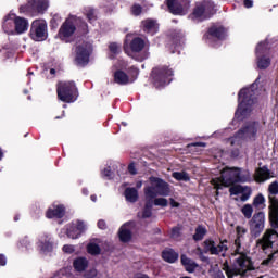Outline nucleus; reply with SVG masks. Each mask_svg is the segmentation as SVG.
<instances>
[{
  "label": "nucleus",
  "mask_w": 278,
  "mask_h": 278,
  "mask_svg": "<svg viewBox=\"0 0 278 278\" xmlns=\"http://www.w3.org/2000/svg\"><path fill=\"white\" fill-rule=\"evenodd\" d=\"M270 169L268 166L264 165L263 167H258L255 169L254 180L256 184H264V181H268L270 179Z\"/></svg>",
  "instance_id": "22"
},
{
  "label": "nucleus",
  "mask_w": 278,
  "mask_h": 278,
  "mask_svg": "<svg viewBox=\"0 0 278 278\" xmlns=\"http://www.w3.org/2000/svg\"><path fill=\"white\" fill-rule=\"evenodd\" d=\"M128 173L130 175H138V170L136 169V164L135 163H130L128 165Z\"/></svg>",
  "instance_id": "52"
},
{
  "label": "nucleus",
  "mask_w": 278,
  "mask_h": 278,
  "mask_svg": "<svg viewBox=\"0 0 278 278\" xmlns=\"http://www.w3.org/2000/svg\"><path fill=\"white\" fill-rule=\"evenodd\" d=\"M154 205L160 207H168V200L166 198H154Z\"/></svg>",
  "instance_id": "45"
},
{
  "label": "nucleus",
  "mask_w": 278,
  "mask_h": 278,
  "mask_svg": "<svg viewBox=\"0 0 278 278\" xmlns=\"http://www.w3.org/2000/svg\"><path fill=\"white\" fill-rule=\"evenodd\" d=\"M248 225L250 227V236H252V238H260L266 225V214L262 211L255 213L248 222Z\"/></svg>",
  "instance_id": "9"
},
{
  "label": "nucleus",
  "mask_w": 278,
  "mask_h": 278,
  "mask_svg": "<svg viewBox=\"0 0 278 278\" xmlns=\"http://www.w3.org/2000/svg\"><path fill=\"white\" fill-rule=\"evenodd\" d=\"M205 236H207V228H205L203 225H198L193 235L194 242H201Z\"/></svg>",
  "instance_id": "33"
},
{
  "label": "nucleus",
  "mask_w": 278,
  "mask_h": 278,
  "mask_svg": "<svg viewBox=\"0 0 278 278\" xmlns=\"http://www.w3.org/2000/svg\"><path fill=\"white\" fill-rule=\"evenodd\" d=\"M144 47H147V41L142 37H135L129 43L131 53H141V51H144Z\"/></svg>",
  "instance_id": "24"
},
{
  "label": "nucleus",
  "mask_w": 278,
  "mask_h": 278,
  "mask_svg": "<svg viewBox=\"0 0 278 278\" xmlns=\"http://www.w3.org/2000/svg\"><path fill=\"white\" fill-rule=\"evenodd\" d=\"M56 97L63 103H75L79 97V89L74 80H60L56 84Z\"/></svg>",
  "instance_id": "5"
},
{
  "label": "nucleus",
  "mask_w": 278,
  "mask_h": 278,
  "mask_svg": "<svg viewBox=\"0 0 278 278\" xmlns=\"http://www.w3.org/2000/svg\"><path fill=\"white\" fill-rule=\"evenodd\" d=\"M93 48L90 42L83 41L78 43L75 48V58L74 62L76 66H88L90 64V55H92Z\"/></svg>",
  "instance_id": "7"
},
{
  "label": "nucleus",
  "mask_w": 278,
  "mask_h": 278,
  "mask_svg": "<svg viewBox=\"0 0 278 278\" xmlns=\"http://www.w3.org/2000/svg\"><path fill=\"white\" fill-rule=\"evenodd\" d=\"M8 264V260L5 258V255L0 254V266H5Z\"/></svg>",
  "instance_id": "61"
},
{
  "label": "nucleus",
  "mask_w": 278,
  "mask_h": 278,
  "mask_svg": "<svg viewBox=\"0 0 278 278\" xmlns=\"http://www.w3.org/2000/svg\"><path fill=\"white\" fill-rule=\"evenodd\" d=\"M103 177H108L109 179L112 178V168L105 167L102 172Z\"/></svg>",
  "instance_id": "57"
},
{
  "label": "nucleus",
  "mask_w": 278,
  "mask_h": 278,
  "mask_svg": "<svg viewBox=\"0 0 278 278\" xmlns=\"http://www.w3.org/2000/svg\"><path fill=\"white\" fill-rule=\"evenodd\" d=\"M169 203L172 207H179V205H181L179 202L175 201V199L173 198L169 199Z\"/></svg>",
  "instance_id": "63"
},
{
  "label": "nucleus",
  "mask_w": 278,
  "mask_h": 278,
  "mask_svg": "<svg viewBox=\"0 0 278 278\" xmlns=\"http://www.w3.org/2000/svg\"><path fill=\"white\" fill-rule=\"evenodd\" d=\"M236 233H237V238L235 239L236 250L233 255L240 254V249H242V238H244V235L247 233V228L242 226H237Z\"/></svg>",
  "instance_id": "25"
},
{
  "label": "nucleus",
  "mask_w": 278,
  "mask_h": 278,
  "mask_svg": "<svg viewBox=\"0 0 278 278\" xmlns=\"http://www.w3.org/2000/svg\"><path fill=\"white\" fill-rule=\"evenodd\" d=\"M166 7L174 16H184L190 10V0H166Z\"/></svg>",
  "instance_id": "13"
},
{
  "label": "nucleus",
  "mask_w": 278,
  "mask_h": 278,
  "mask_svg": "<svg viewBox=\"0 0 278 278\" xmlns=\"http://www.w3.org/2000/svg\"><path fill=\"white\" fill-rule=\"evenodd\" d=\"M127 227H136V222L134 220L127 222L119 228L118 230L119 242H124V243L131 242V238H134V235Z\"/></svg>",
  "instance_id": "18"
},
{
  "label": "nucleus",
  "mask_w": 278,
  "mask_h": 278,
  "mask_svg": "<svg viewBox=\"0 0 278 278\" xmlns=\"http://www.w3.org/2000/svg\"><path fill=\"white\" fill-rule=\"evenodd\" d=\"M29 36L35 42H45L49 36L47 33V22L35 20L31 23Z\"/></svg>",
  "instance_id": "11"
},
{
  "label": "nucleus",
  "mask_w": 278,
  "mask_h": 278,
  "mask_svg": "<svg viewBox=\"0 0 278 278\" xmlns=\"http://www.w3.org/2000/svg\"><path fill=\"white\" fill-rule=\"evenodd\" d=\"M85 14L89 23L97 21V14L94 13V9H87Z\"/></svg>",
  "instance_id": "46"
},
{
  "label": "nucleus",
  "mask_w": 278,
  "mask_h": 278,
  "mask_svg": "<svg viewBox=\"0 0 278 278\" xmlns=\"http://www.w3.org/2000/svg\"><path fill=\"white\" fill-rule=\"evenodd\" d=\"M179 236H181V228H179V227L172 228L170 237L172 238H179Z\"/></svg>",
  "instance_id": "50"
},
{
  "label": "nucleus",
  "mask_w": 278,
  "mask_h": 278,
  "mask_svg": "<svg viewBox=\"0 0 278 278\" xmlns=\"http://www.w3.org/2000/svg\"><path fill=\"white\" fill-rule=\"evenodd\" d=\"M15 34H25L29 29V21L25 17L16 16L14 20Z\"/></svg>",
  "instance_id": "26"
},
{
  "label": "nucleus",
  "mask_w": 278,
  "mask_h": 278,
  "mask_svg": "<svg viewBox=\"0 0 278 278\" xmlns=\"http://www.w3.org/2000/svg\"><path fill=\"white\" fill-rule=\"evenodd\" d=\"M18 10L21 14H45L49 10V0H28Z\"/></svg>",
  "instance_id": "8"
},
{
  "label": "nucleus",
  "mask_w": 278,
  "mask_h": 278,
  "mask_svg": "<svg viewBox=\"0 0 278 278\" xmlns=\"http://www.w3.org/2000/svg\"><path fill=\"white\" fill-rule=\"evenodd\" d=\"M114 84L118 86H127L129 84H134V79H130L127 73L123 70H116L113 74Z\"/></svg>",
  "instance_id": "21"
},
{
  "label": "nucleus",
  "mask_w": 278,
  "mask_h": 278,
  "mask_svg": "<svg viewBox=\"0 0 278 278\" xmlns=\"http://www.w3.org/2000/svg\"><path fill=\"white\" fill-rule=\"evenodd\" d=\"M192 147H207V144L205 142H193L187 144V149H192Z\"/></svg>",
  "instance_id": "59"
},
{
  "label": "nucleus",
  "mask_w": 278,
  "mask_h": 278,
  "mask_svg": "<svg viewBox=\"0 0 278 278\" xmlns=\"http://www.w3.org/2000/svg\"><path fill=\"white\" fill-rule=\"evenodd\" d=\"M244 8H253V0H243Z\"/></svg>",
  "instance_id": "62"
},
{
  "label": "nucleus",
  "mask_w": 278,
  "mask_h": 278,
  "mask_svg": "<svg viewBox=\"0 0 278 278\" xmlns=\"http://www.w3.org/2000/svg\"><path fill=\"white\" fill-rule=\"evenodd\" d=\"M229 241L227 239L220 240L219 244L216 245L217 249V255H220V253H227L229 251V247H227V243Z\"/></svg>",
  "instance_id": "40"
},
{
  "label": "nucleus",
  "mask_w": 278,
  "mask_h": 278,
  "mask_svg": "<svg viewBox=\"0 0 278 278\" xmlns=\"http://www.w3.org/2000/svg\"><path fill=\"white\" fill-rule=\"evenodd\" d=\"M260 129V122L250 121L247 122L236 134L235 138H249V140L257 139V131Z\"/></svg>",
  "instance_id": "12"
},
{
  "label": "nucleus",
  "mask_w": 278,
  "mask_h": 278,
  "mask_svg": "<svg viewBox=\"0 0 278 278\" xmlns=\"http://www.w3.org/2000/svg\"><path fill=\"white\" fill-rule=\"evenodd\" d=\"M270 56H266V55H256V64H257V68H260V71H266V68H268L270 66Z\"/></svg>",
  "instance_id": "32"
},
{
  "label": "nucleus",
  "mask_w": 278,
  "mask_h": 278,
  "mask_svg": "<svg viewBox=\"0 0 278 278\" xmlns=\"http://www.w3.org/2000/svg\"><path fill=\"white\" fill-rule=\"evenodd\" d=\"M86 231V224L81 220H77L76 224L72 223L66 228L67 238H72V240H77V238L81 237V233Z\"/></svg>",
  "instance_id": "15"
},
{
  "label": "nucleus",
  "mask_w": 278,
  "mask_h": 278,
  "mask_svg": "<svg viewBox=\"0 0 278 278\" xmlns=\"http://www.w3.org/2000/svg\"><path fill=\"white\" fill-rule=\"evenodd\" d=\"M172 39L174 45H179L184 40V33L181 30L172 31Z\"/></svg>",
  "instance_id": "42"
},
{
  "label": "nucleus",
  "mask_w": 278,
  "mask_h": 278,
  "mask_svg": "<svg viewBox=\"0 0 278 278\" xmlns=\"http://www.w3.org/2000/svg\"><path fill=\"white\" fill-rule=\"evenodd\" d=\"M150 185L144 188L146 199H156L157 197H170V185L166 180L151 176Z\"/></svg>",
  "instance_id": "4"
},
{
  "label": "nucleus",
  "mask_w": 278,
  "mask_h": 278,
  "mask_svg": "<svg viewBox=\"0 0 278 278\" xmlns=\"http://www.w3.org/2000/svg\"><path fill=\"white\" fill-rule=\"evenodd\" d=\"M63 253H68L70 255L72 253H75V248L73 245L65 244L62 249Z\"/></svg>",
  "instance_id": "51"
},
{
  "label": "nucleus",
  "mask_w": 278,
  "mask_h": 278,
  "mask_svg": "<svg viewBox=\"0 0 278 278\" xmlns=\"http://www.w3.org/2000/svg\"><path fill=\"white\" fill-rule=\"evenodd\" d=\"M148 200L146 201V204L143 207H146L147 210H153V204H154V200L151 198H147Z\"/></svg>",
  "instance_id": "54"
},
{
  "label": "nucleus",
  "mask_w": 278,
  "mask_h": 278,
  "mask_svg": "<svg viewBox=\"0 0 278 278\" xmlns=\"http://www.w3.org/2000/svg\"><path fill=\"white\" fill-rule=\"evenodd\" d=\"M235 264L239 266V270H241L243 275H247V273L251 270H255L253 261L244 253L239 252V257L235 260Z\"/></svg>",
  "instance_id": "16"
},
{
  "label": "nucleus",
  "mask_w": 278,
  "mask_h": 278,
  "mask_svg": "<svg viewBox=\"0 0 278 278\" xmlns=\"http://www.w3.org/2000/svg\"><path fill=\"white\" fill-rule=\"evenodd\" d=\"M128 73L130 75V79H134L135 81L138 79V75H140V70H138L136 66H131L129 67Z\"/></svg>",
  "instance_id": "48"
},
{
  "label": "nucleus",
  "mask_w": 278,
  "mask_h": 278,
  "mask_svg": "<svg viewBox=\"0 0 278 278\" xmlns=\"http://www.w3.org/2000/svg\"><path fill=\"white\" fill-rule=\"evenodd\" d=\"M180 262L187 273H194L199 266L197 262L192 261V258H189L186 254H181Z\"/></svg>",
  "instance_id": "28"
},
{
  "label": "nucleus",
  "mask_w": 278,
  "mask_h": 278,
  "mask_svg": "<svg viewBox=\"0 0 278 278\" xmlns=\"http://www.w3.org/2000/svg\"><path fill=\"white\" fill-rule=\"evenodd\" d=\"M231 269V267L229 266V263H224V267H223V270H225V273H226V275H227V273H228V270H230Z\"/></svg>",
  "instance_id": "64"
},
{
  "label": "nucleus",
  "mask_w": 278,
  "mask_h": 278,
  "mask_svg": "<svg viewBox=\"0 0 278 278\" xmlns=\"http://www.w3.org/2000/svg\"><path fill=\"white\" fill-rule=\"evenodd\" d=\"M252 205L254 207H257L260 210V206L263 205L261 208L264 210L266 207V198H264V194L258 193L252 202Z\"/></svg>",
  "instance_id": "35"
},
{
  "label": "nucleus",
  "mask_w": 278,
  "mask_h": 278,
  "mask_svg": "<svg viewBox=\"0 0 278 278\" xmlns=\"http://www.w3.org/2000/svg\"><path fill=\"white\" fill-rule=\"evenodd\" d=\"M86 278H94L97 277V269H90L85 273Z\"/></svg>",
  "instance_id": "55"
},
{
  "label": "nucleus",
  "mask_w": 278,
  "mask_h": 278,
  "mask_svg": "<svg viewBox=\"0 0 278 278\" xmlns=\"http://www.w3.org/2000/svg\"><path fill=\"white\" fill-rule=\"evenodd\" d=\"M241 213L243 214L244 218H247L248 220H251V218H253V205L244 204L241 207Z\"/></svg>",
  "instance_id": "37"
},
{
  "label": "nucleus",
  "mask_w": 278,
  "mask_h": 278,
  "mask_svg": "<svg viewBox=\"0 0 278 278\" xmlns=\"http://www.w3.org/2000/svg\"><path fill=\"white\" fill-rule=\"evenodd\" d=\"M77 31V17L70 16L61 25L58 37L60 40H65V38H71Z\"/></svg>",
  "instance_id": "14"
},
{
  "label": "nucleus",
  "mask_w": 278,
  "mask_h": 278,
  "mask_svg": "<svg viewBox=\"0 0 278 278\" xmlns=\"http://www.w3.org/2000/svg\"><path fill=\"white\" fill-rule=\"evenodd\" d=\"M109 51L113 53V55H118V53H121V46H118L116 42H111L109 45Z\"/></svg>",
  "instance_id": "47"
},
{
  "label": "nucleus",
  "mask_w": 278,
  "mask_h": 278,
  "mask_svg": "<svg viewBox=\"0 0 278 278\" xmlns=\"http://www.w3.org/2000/svg\"><path fill=\"white\" fill-rule=\"evenodd\" d=\"M60 23H62V16H60V14H54L50 20V29H58Z\"/></svg>",
  "instance_id": "41"
},
{
  "label": "nucleus",
  "mask_w": 278,
  "mask_h": 278,
  "mask_svg": "<svg viewBox=\"0 0 278 278\" xmlns=\"http://www.w3.org/2000/svg\"><path fill=\"white\" fill-rule=\"evenodd\" d=\"M228 278H233V277H244V271H242V269L238 268V267H230V269L228 270V273L226 274Z\"/></svg>",
  "instance_id": "39"
},
{
  "label": "nucleus",
  "mask_w": 278,
  "mask_h": 278,
  "mask_svg": "<svg viewBox=\"0 0 278 278\" xmlns=\"http://www.w3.org/2000/svg\"><path fill=\"white\" fill-rule=\"evenodd\" d=\"M141 29L148 36H155L160 31V24L155 20L147 18L141 22Z\"/></svg>",
  "instance_id": "19"
},
{
  "label": "nucleus",
  "mask_w": 278,
  "mask_h": 278,
  "mask_svg": "<svg viewBox=\"0 0 278 278\" xmlns=\"http://www.w3.org/2000/svg\"><path fill=\"white\" fill-rule=\"evenodd\" d=\"M16 20V14L9 13L4 18L2 23V29L4 34H8L9 36H14L15 34V25L14 21Z\"/></svg>",
  "instance_id": "20"
},
{
  "label": "nucleus",
  "mask_w": 278,
  "mask_h": 278,
  "mask_svg": "<svg viewBox=\"0 0 278 278\" xmlns=\"http://www.w3.org/2000/svg\"><path fill=\"white\" fill-rule=\"evenodd\" d=\"M98 229H102V230H105V229H108V224L105 223V220L104 219H100V220H98Z\"/></svg>",
  "instance_id": "58"
},
{
  "label": "nucleus",
  "mask_w": 278,
  "mask_h": 278,
  "mask_svg": "<svg viewBox=\"0 0 278 278\" xmlns=\"http://www.w3.org/2000/svg\"><path fill=\"white\" fill-rule=\"evenodd\" d=\"M255 53L256 55H260V56L268 55V53H270V48H268V42L266 41L258 42L255 49Z\"/></svg>",
  "instance_id": "34"
},
{
  "label": "nucleus",
  "mask_w": 278,
  "mask_h": 278,
  "mask_svg": "<svg viewBox=\"0 0 278 278\" xmlns=\"http://www.w3.org/2000/svg\"><path fill=\"white\" fill-rule=\"evenodd\" d=\"M162 258L164 262H167V264H175V262L179 260V253H177L172 248L165 249L162 251Z\"/></svg>",
  "instance_id": "27"
},
{
  "label": "nucleus",
  "mask_w": 278,
  "mask_h": 278,
  "mask_svg": "<svg viewBox=\"0 0 278 278\" xmlns=\"http://www.w3.org/2000/svg\"><path fill=\"white\" fill-rule=\"evenodd\" d=\"M228 33L229 29L225 27V25L220 23H213L204 34V38L206 40H216L218 42H223V40H227Z\"/></svg>",
  "instance_id": "10"
},
{
  "label": "nucleus",
  "mask_w": 278,
  "mask_h": 278,
  "mask_svg": "<svg viewBox=\"0 0 278 278\" xmlns=\"http://www.w3.org/2000/svg\"><path fill=\"white\" fill-rule=\"evenodd\" d=\"M124 197L128 203H136L138 202V189L134 187H127L124 191Z\"/></svg>",
  "instance_id": "29"
},
{
  "label": "nucleus",
  "mask_w": 278,
  "mask_h": 278,
  "mask_svg": "<svg viewBox=\"0 0 278 278\" xmlns=\"http://www.w3.org/2000/svg\"><path fill=\"white\" fill-rule=\"evenodd\" d=\"M247 181V178L242 177L240 174V168L232 167L228 170H224L222 174V180L220 179H213L211 181L212 186L215 188V197H218L220 192L218 190H223L224 184H227V186H233V184H244Z\"/></svg>",
  "instance_id": "3"
},
{
  "label": "nucleus",
  "mask_w": 278,
  "mask_h": 278,
  "mask_svg": "<svg viewBox=\"0 0 278 278\" xmlns=\"http://www.w3.org/2000/svg\"><path fill=\"white\" fill-rule=\"evenodd\" d=\"M175 71L168 65H157L152 68L150 77L154 88H164L173 81Z\"/></svg>",
  "instance_id": "6"
},
{
  "label": "nucleus",
  "mask_w": 278,
  "mask_h": 278,
  "mask_svg": "<svg viewBox=\"0 0 278 278\" xmlns=\"http://www.w3.org/2000/svg\"><path fill=\"white\" fill-rule=\"evenodd\" d=\"M214 278H225V274L223 273V270H217L214 273Z\"/></svg>",
  "instance_id": "60"
},
{
  "label": "nucleus",
  "mask_w": 278,
  "mask_h": 278,
  "mask_svg": "<svg viewBox=\"0 0 278 278\" xmlns=\"http://www.w3.org/2000/svg\"><path fill=\"white\" fill-rule=\"evenodd\" d=\"M66 216V206L64 204H53L52 207H49L46 211V218L53 219V218H64Z\"/></svg>",
  "instance_id": "17"
},
{
  "label": "nucleus",
  "mask_w": 278,
  "mask_h": 278,
  "mask_svg": "<svg viewBox=\"0 0 278 278\" xmlns=\"http://www.w3.org/2000/svg\"><path fill=\"white\" fill-rule=\"evenodd\" d=\"M172 177L176 179V181H190V175L186 172H174Z\"/></svg>",
  "instance_id": "36"
},
{
  "label": "nucleus",
  "mask_w": 278,
  "mask_h": 278,
  "mask_svg": "<svg viewBox=\"0 0 278 278\" xmlns=\"http://www.w3.org/2000/svg\"><path fill=\"white\" fill-rule=\"evenodd\" d=\"M74 269L76 273H84L88 268V258L86 257H77L73 262Z\"/></svg>",
  "instance_id": "31"
},
{
  "label": "nucleus",
  "mask_w": 278,
  "mask_h": 278,
  "mask_svg": "<svg viewBox=\"0 0 278 278\" xmlns=\"http://www.w3.org/2000/svg\"><path fill=\"white\" fill-rule=\"evenodd\" d=\"M230 194H233L235 197L238 194H242L244 192V187L242 185H236L230 187L229 189Z\"/></svg>",
  "instance_id": "43"
},
{
  "label": "nucleus",
  "mask_w": 278,
  "mask_h": 278,
  "mask_svg": "<svg viewBox=\"0 0 278 278\" xmlns=\"http://www.w3.org/2000/svg\"><path fill=\"white\" fill-rule=\"evenodd\" d=\"M87 253H89V255H101V247L97 243H88Z\"/></svg>",
  "instance_id": "38"
},
{
  "label": "nucleus",
  "mask_w": 278,
  "mask_h": 278,
  "mask_svg": "<svg viewBox=\"0 0 278 278\" xmlns=\"http://www.w3.org/2000/svg\"><path fill=\"white\" fill-rule=\"evenodd\" d=\"M153 216V210L143 207L142 218H151Z\"/></svg>",
  "instance_id": "49"
},
{
  "label": "nucleus",
  "mask_w": 278,
  "mask_h": 278,
  "mask_svg": "<svg viewBox=\"0 0 278 278\" xmlns=\"http://www.w3.org/2000/svg\"><path fill=\"white\" fill-rule=\"evenodd\" d=\"M261 76H258L251 87L242 88L238 93V108L235 112V118L237 121H244V118H249L251 116V112H253V105H255V101H257V89L255 86L260 84Z\"/></svg>",
  "instance_id": "2"
},
{
  "label": "nucleus",
  "mask_w": 278,
  "mask_h": 278,
  "mask_svg": "<svg viewBox=\"0 0 278 278\" xmlns=\"http://www.w3.org/2000/svg\"><path fill=\"white\" fill-rule=\"evenodd\" d=\"M130 12L132 16H140V14H142V5L138 3L132 4L130 8Z\"/></svg>",
  "instance_id": "44"
},
{
  "label": "nucleus",
  "mask_w": 278,
  "mask_h": 278,
  "mask_svg": "<svg viewBox=\"0 0 278 278\" xmlns=\"http://www.w3.org/2000/svg\"><path fill=\"white\" fill-rule=\"evenodd\" d=\"M204 253H210L211 255H218V249L216 248V242L213 239H206L203 241Z\"/></svg>",
  "instance_id": "30"
},
{
  "label": "nucleus",
  "mask_w": 278,
  "mask_h": 278,
  "mask_svg": "<svg viewBox=\"0 0 278 278\" xmlns=\"http://www.w3.org/2000/svg\"><path fill=\"white\" fill-rule=\"evenodd\" d=\"M41 249H42V251H52L53 244H51V242L47 241V242L42 243Z\"/></svg>",
  "instance_id": "56"
},
{
  "label": "nucleus",
  "mask_w": 278,
  "mask_h": 278,
  "mask_svg": "<svg viewBox=\"0 0 278 278\" xmlns=\"http://www.w3.org/2000/svg\"><path fill=\"white\" fill-rule=\"evenodd\" d=\"M249 199H251V190H249L248 192H242V195L240 197V201L245 202L249 201Z\"/></svg>",
  "instance_id": "53"
},
{
  "label": "nucleus",
  "mask_w": 278,
  "mask_h": 278,
  "mask_svg": "<svg viewBox=\"0 0 278 278\" xmlns=\"http://www.w3.org/2000/svg\"><path fill=\"white\" fill-rule=\"evenodd\" d=\"M268 220L271 228L263 233L262 238L256 240V249L266 253L268 249H273V244L278 240V181L269 184L268 189Z\"/></svg>",
  "instance_id": "1"
},
{
  "label": "nucleus",
  "mask_w": 278,
  "mask_h": 278,
  "mask_svg": "<svg viewBox=\"0 0 278 278\" xmlns=\"http://www.w3.org/2000/svg\"><path fill=\"white\" fill-rule=\"evenodd\" d=\"M212 10H214V3L202 2L193 9L192 15L194 18H201L205 12H212Z\"/></svg>",
  "instance_id": "23"
}]
</instances>
